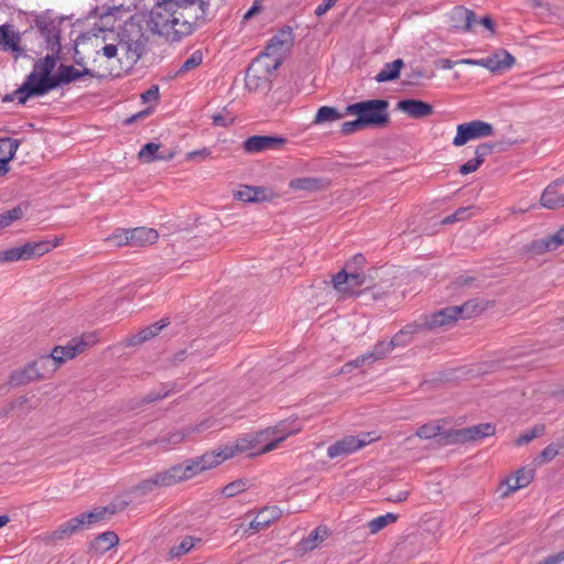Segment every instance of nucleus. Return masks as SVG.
<instances>
[{
	"mask_svg": "<svg viewBox=\"0 0 564 564\" xmlns=\"http://www.w3.org/2000/svg\"><path fill=\"white\" fill-rule=\"evenodd\" d=\"M205 0H160L150 12L149 28L170 42L192 34L207 20Z\"/></svg>",
	"mask_w": 564,
	"mask_h": 564,
	"instance_id": "obj_1",
	"label": "nucleus"
},
{
	"mask_svg": "<svg viewBox=\"0 0 564 564\" xmlns=\"http://www.w3.org/2000/svg\"><path fill=\"white\" fill-rule=\"evenodd\" d=\"M213 456L202 455L199 457L185 459L181 464L173 465L164 470L154 474L160 488L174 486L188 480L204 470L213 468Z\"/></svg>",
	"mask_w": 564,
	"mask_h": 564,
	"instance_id": "obj_2",
	"label": "nucleus"
},
{
	"mask_svg": "<svg viewBox=\"0 0 564 564\" xmlns=\"http://www.w3.org/2000/svg\"><path fill=\"white\" fill-rule=\"evenodd\" d=\"M486 310V303L477 299L469 300L458 306H447L431 315L425 316V326L429 329H435L443 326H448L455 323L458 318L467 319L475 315L480 314Z\"/></svg>",
	"mask_w": 564,
	"mask_h": 564,
	"instance_id": "obj_3",
	"label": "nucleus"
},
{
	"mask_svg": "<svg viewBox=\"0 0 564 564\" xmlns=\"http://www.w3.org/2000/svg\"><path fill=\"white\" fill-rule=\"evenodd\" d=\"M389 101L369 99L348 105L345 115L357 116L366 127H383L390 121Z\"/></svg>",
	"mask_w": 564,
	"mask_h": 564,
	"instance_id": "obj_4",
	"label": "nucleus"
},
{
	"mask_svg": "<svg viewBox=\"0 0 564 564\" xmlns=\"http://www.w3.org/2000/svg\"><path fill=\"white\" fill-rule=\"evenodd\" d=\"M262 441H268L265 436H260V432L256 435H248L236 441L234 444H226L220 446L217 451L205 453V455L213 456V467L221 464L226 459L234 457L237 454L246 453L248 456H257L262 447L258 445Z\"/></svg>",
	"mask_w": 564,
	"mask_h": 564,
	"instance_id": "obj_5",
	"label": "nucleus"
},
{
	"mask_svg": "<svg viewBox=\"0 0 564 564\" xmlns=\"http://www.w3.org/2000/svg\"><path fill=\"white\" fill-rule=\"evenodd\" d=\"M58 86H63L58 70L55 75L50 74L39 79H36L34 74H29L24 83L19 87L20 102L23 105L30 97L43 96Z\"/></svg>",
	"mask_w": 564,
	"mask_h": 564,
	"instance_id": "obj_6",
	"label": "nucleus"
},
{
	"mask_svg": "<svg viewBox=\"0 0 564 564\" xmlns=\"http://www.w3.org/2000/svg\"><path fill=\"white\" fill-rule=\"evenodd\" d=\"M280 67V59L265 61V57H257L246 72V87L250 91L264 88L269 83V76Z\"/></svg>",
	"mask_w": 564,
	"mask_h": 564,
	"instance_id": "obj_7",
	"label": "nucleus"
},
{
	"mask_svg": "<svg viewBox=\"0 0 564 564\" xmlns=\"http://www.w3.org/2000/svg\"><path fill=\"white\" fill-rule=\"evenodd\" d=\"M302 430L297 419H288L279 422L274 427H268L260 432L269 441L258 453H269L278 447L288 436L299 433Z\"/></svg>",
	"mask_w": 564,
	"mask_h": 564,
	"instance_id": "obj_8",
	"label": "nucleus"
},
{
	"mask_svg": "<svg viewBox=\"0 0 564 564\" xmlns=\"http://www.w3.org/2000/svg\"><path fill=\"white\" fill-rule=\"evenodd\" d=\"M33 23L45 42V48L59 54L62 50L59 22L47 13H41L35 15Z\"/></svg>",
	"mask_w": 564,
	"mask_h": 564,
	"instance_id": "obj_9",
	"label": "nucleus"
},
{
	"mask_svg": "<svg viewBox=\"0 0 564 564\" xmlns=\"http://www.w3.org/2000/svg\"><path fill=\"white\" fill-rule=\"evenodd\" d=\"M373 276L370 273L351 271L348 272L343 269L333 276L334 288L344 294L358 295L355 291L357 288L366 285V289L371 288Z\"/></svg>",
	"mask_w": 564,
	"mask_h": 564,
	"instance_id": "obj_10",
	"label": "nucleus"
},
{
	"mask_svg": "<svg viewBox=\"0 0 564 564\" xmlns=\"http://www.w3.org/2000/svg\"><path fill=\"white\" fill-rule=\"evenodd\" d=\"M494 126L481 120H473L470 122L457 126V132L453 140L455 147H462L467 142L494 134Z\"/></svg>",
	"mask_w": 564,
	"mask_h": 564,
	"instance_id": "obj_11",
	"label": "nucleus"
},
{
	"mask_svg": "<svg viewBox=\"0 0 564 564\" xmlns=\"http://www.w3.org/2000/svg\"><path fill=\"white\" fill-rule=\"evenodd\" d=\"M495 425L491 423H480L470 427L451 429L447 434L448 444H465L467 442H477L487 436L494 435Z\"/></svg>",
	"mask_w": 564,
	"mask_h": 564,
	"instance_id": "obj_12",
	"label": "nucleus"
},
{
	"mask_svg": "<svg viewBox=\"0 0 564 564\" xmlns=\"http://www.w3.org/2000/svg\"><path fill=\"white\" fill-rule=\"evenodd\" d=\"M293 44V30L291 26L282 28L278 34L268 42L263 53L259 57H265V61L273 62L276 58L282 63L283 52Z\"/></svg>",
	"mask_w": 564,
	"mask_h": 564,
	"instance_id": "obj_13",
	"label": "nucleus"
},
{
	"mask_svg": "<svg viewBox=\"0 0 564 564\" xmlns=\"http://www.w3.org/2000/svg\"><path fill=\"white\" fill-rule=\"evenodd\" d=\"M368 436L369 434L364 437L352 435L345 436L328 446L327 456L332 459L346 457L369 444L372 440L368 438Z\"/></svg>",
	"mask_w": 564,
	"mask_h": 564,
	"instance_id": "obj_14",
	"label": "nucleus"
},
{
	"mask_svg": "<svg viewBox=\"0 0 564 564\" xmlns=\"http://www.w3.org/2000/svg\"><path fill=\"white\" fill-rule=\"evenodd\" d=\"M148 37L139 33L137 37L130 34H122L120 37V52L131 64H135L145 53Z\"/></svg>",
	"mask_w": 564,
	"mask_h": 564,
	"instance_id": "obj_15",
	"label": "nucleus"
},
{
	"mask_svg": "<svg viewBox=\"0 0 564 564\" xmlns=\"http://www.w3.org/2000/svg\"><path fill=\"white\" fill-rule=\"evenodd\" d=\"M449 26L458 32L467 33L474 32L477 25V17L473 10L463 6L454 7L448 13Z\"/></svg>",
	"mask_w": 564,
	"mask_h": 564,
	"instance_id": "obj_16",
	"label": "nucleus"
},
{
	"mask_svg": "<svg viewBox=\"0 0 564 564\" xmlns=\"http://www.w3.org/2000/svg\"><path fill=\"white\" fill-rule=\"evenodd\" d=\"M534 469L530 467H522L513 475L508 477L500 486L501 497L506 498L510 494L527 487L534 478Z\"/></svg>",
	"mask_w": 564,
	"mask_h": 564,
	"instance_id": "obj_17",
	"label": "nucleus"
},
{
	"mask_svg": "<svg viewBox=\"0 0 564 564\" xmlns=\"http://www.w3.org/2000/svg\"><path fill=\"white\" fill-rule=\"evenodd\" d=\"M21 34L14 30L12 24L0 25V47L4 52H12L14 58H19L25 54V50L21 46Z\"/></svg>",
	"mask_w": 564,
	"mask_h": 564,
	"instance_id": "obj_18",
	"label": "nucleus"
},
{
	"mask_svg": "<svg viewBox=\"0 0 564 564\" xmlns=\"http://www.w3.org/2000/svg\"><path fill=\"white\" fill-rule=\"evenodd\" d=\"M88 345L89 341L84 337L74 338L66 346L54 347L53 350L51 351V356L59 367L66 360L72 359L76 355L83 352Z\"/></svg>",
	"mask_w": 564,
	"mask_h": 564,
	"instance_id": "obj_19",
	"label": "nucleus"
},
{
	"mask_svg": "<svg viewBox=\"0 0 564 564\" xmlns=\"http://www.w3.org/2000/svg\"><path fill=\"white\" fill-rule=\"evenodd\" d=\"M285 143V139L271 135H252L243 142V149L248 153H259L270 149H278Z\"/></svg>",
	"mask_w": 564,
	"mask_h": 564,
	"instance_id": "obj_20",
	"label": "nucleus"
},
{
	"mask_svg": "<svg viewBox=\"0 0 564 564\" xmlns=\"http://www.w3.org/2000/svg\"><path fill=\"white\" fill-rule=\"evenodd\" d=\"M397 109L413 119L425 118L434 112L432 105L419 99H402L397 104Z\"/></svg>",
	"mask_w": 564,
	"mask_h": 564,
	"instance_id": "obj_21",
	"label": "nucleus"
},
{
	"mask_svg": "<svg viewBox=\"0 0 564 564\" xmlns=\"http://www.w3.org/2000/svg\"><path fill=\"white\" fill-rule=\"evenodd\" d=\"M514 62V57L508 51L500 50L488 57L480 58L478 63L479 66L495 73L509 69Z\"/></svg>",
	"mask_w": 564,
	"mask_h": 564,
	"instance_id": "obj_22",
	"label": "nucleus"
},
{
	"mask_svg": "<svg viewBox=\"0 0 564 564\" xmlns=\"http://www.w3.org/2000/svg\"><path fill=\"white\" fill-rule=\"evenodd\" d=\"M561 246H564V227H562L554 235L533 240L529 247V251L534 254H542L556 250Z\"/></svg>",
	"mask_w": 564,
	"mask_h": 564,
	"instance_id": "obj_23",
	"label": "nucleus"
},
{
	"mask_svg": "<svg viewBox=\"0 0 564 564\" xmlns=\"http://www.w3.org/2000/svg\"><path fill=\"white\" fill-rule=\"evenodd\" d=\"M451 432L449 430H445L438 422H430L420 426L415 435L422 440H432L437 437L438 443L443 446L449 445L447 443V434Z\"/></svg>",
	"mask_w": 564,
	"mask_h": 564,
	"instance_id": "obj_24",
	"label": "nucleus"
},
{
	"mask_svg": "<svg viewBox=\"0 0 564 564\" xmlns=\"http://www.w3.org/2000/svg\"><path fill=\"white\" fill-rule=\"evenodd\" d=\"M167 325V319H161L160 322L142 328L139 333L127 337L124 339V344L127 346L141 345L144 341L155 337Z\"/></svg>",
	"mask_w": 564,
	"mask_h": 564,
	"instance_id": "obj_25",
	"label": "nucleus"
},
{
	"mask_svg": "<svg viewBox=\"0 0 564 564\" xmlns=\"http://www.w3.org/2000/svg\"><path fill=\"white\" fill-rule=\"evenodd\" d=\"M159 239V234L155 229L147 227H137L130 229V247H145L154 245Z\"/></svg>",
	"mask_w": 564,
	"mask_h": 564,
	"instance_id": "obj_26",
	"label": "nucleus"
},
{
	"mask_svg": "<svg viewBox=\"0 0 564 564\" xmlns=\"http://www.w3.org/2000/svg\"><path fill=\"white\" fill-rule=\"evenodd\" d=\"M280 514L281 511L276 507L263 508L250 522L248 530L251 531V533H257L261 530H264L271 524L272 521L278 519Z\"/></svg>",
	"mask_w": 564,
	"mask_h": 564,
	"instance_id": "obj_27",
	"label": "nucleus"
},
{
	"mask_svg": "<svg viewBox=\"0 0 564 564\" xmlns=\"http://www.w3.org/2000/svg\"><path fill=\"white\" fill-rule=\"evenodd\" d=\"M563 182V180H558L544 189L541 196V204L543 207L549 209H557L564 207V193H561L557 189L558 184H562Z\"/></svg>",
	"mask_w": 564,
	"mask_h": 564,
	"instance_id": "obj_28",
	"label": "nucleus"
},
{
	"mask_svg": "<svg viewBox=\"0 0 564 564\" xmlns=\"http://www.w3.org/2000/svg\"><path fill=\"white\" fill-rule=\"evenodd\" d=\"M36 380H40V375L33 364L30 362L24 368L13 371L9 378V383L19 387Z\"/></svg>",
	"mask_w": 564,
	"mask_h": 564,
	"instance_id": "obj_29",
	"label": "nucleus"
},
{
	"mask_svg": "<svg viewBox=\"0 0 564 564\" xmlns=\"http://www.w3.org/2000/svg\"><path fill=\"white\" fill-rule=\"evenodd\" d=\"M329 182L321 177H299L290 182V187L299 191L316 192L327 188Z\"/></svg>",
	"mask_w": 564,
	"mask_h": 564,
	"instance_id": "obj_30",
	"label": "nucleus"
},
{
	"mask_svg": "<svg viewBox=\"0 0 564 564\" xmlns=\"http://www.w3.org/2000/svg\"><path fill=\"white\" fill-rule=\"evenodd\" d=\"M84 527H86V522H85L83 513H80L79 516L74 517V518L69 519L68 521L64 522L63 524H61L53 532V538L58 539V540L68 538L70 535H73L74 533H76L77 531L82 530Z\"/></svg>",
	"mask_w": 564,
	"mask_h": 564,
	"instance_id": "obj_31",
	"label": "nucleus"
},
{
	"mask_svg": "<svg viewBox=\"0 0 564 564\" xmlns=\"http://www.w3.org/2000/svg\"><path fill=\"white\" fill-rule=\"evenodd\" d=\"M329 534V531L326 527H317L314 529L307 538L303 539L297 547L299 551L308 552L314 550L321 542H323Z\"/></svg>",
	"mask_w": 564,
	"mask_h": 564,
	"instance_id": "obj_32",
	"label": "nucleus"
},
{
	"mask_svg": "<svg viewBox=\"0 0 564 564\" xmlns=\"http://www.w3.org/2000/svg\"><path fill=\"white\" fill-rule=\"evenodd\" d=\"M422 329H429L425 326V321L423 323L408 324L403 329L398 332L391 338L390 341L392 343L393 347L405 346V345H408L411 341L412 335L417 333V332H420V330H422Z\"/></svg>",
	"mask_w": 564,
	"mask_h": 564,
	"instance_id": "obj_33",
	"label": "nucleus"
},
{
	"mask_svg": "<svg viewBox=\"0 0 564 564\" xmlns=\"http://www.w3.org/2000/svg\"><path fill=\"white\" fill-rule=\"evenodd\" d=\"M58 58L59 54L56 53L47 54L45 57L39 58L34 63L33 70L30 74H34L36 76V79L52 74Z\"/></svg>",
	"mask_w": 564,
	"mask_h": 564,
	"instance_id": "obj_34",
	"label": "nucleus"
},
{
	"mask_svg": "<svg viewBox=\"0 0 564 564\" xmlns=\"http://www.w3.org/2000/svg\"><path fill=\"white\" fill-rule=\"evenodd\" d=\"M119 543V538L113 531H107L98 536L95 538V540L91 542V550H94L97 553H105L109 551L111 547L117 545Z\"/></svg>",
	"mask_w": 564,
	"mask_h": 564,
	"instance_id": "obj_35",
	"label": "nucleus"
},
{
	"mask_svg": "<svg viewBox=\"0 0 564 564\" xmlns=\"http://www.w3.org/2000/svg\"><path fill=\"white\" fill-rule=\"evenodd\" d=\"M32 364L40 375V380L48 378L59 368L51 354L39 357Z\"/></svg>",
	"mask_w": 564,
	"mask_h": 564,
	"instance_id": "obj_36",
	"label": "nucleus"
},
{
	"mask_svg": "<svg viewBox=\"0 0 564 564\" xmlns=\"http://www.w3.org/2000/svg\"><path fill=\"white\" fill-rule=\"evenodd\" d=\"M57 69L59 72L63 85H68L72 82L80 79L84 76H94L93 70L89 68H84L83 70H79L76 69L74 66L61 64Z\"/></svg>",
	"mask_w": 564,
	"mask_h": 564,
	"instance_id": "obj_37",
	"label": "nucleus"
},
{
	"mask_svg": "<svg viewBox=\"0 0 564 564\" xmlns=\"http://www.w3.org/2000/svg\"><path fill=\"white\" fill-rule=\"evenodd\" d=\"M404 65L403 61L398 58L391 63H387L383 68L376 75L378 83L395 80L400 76V70Z\"/></svg>",
	"mask_w": 564,
	"mask_h": 564,
	"instance_id": "obj_38",
	"label": "nucleus"
},
{
	"mask_svg": "<svg viewBox=\"0 0 564 564\" xmlns=\"http://www.w3.org/2000/svg\"><path fill=\"white\" fill-rule=\"evenodd\" d=\"M117 508L115 505H109L106 507H99L95 508L94 510L89 512H84V519L86 522V525L102 521L107 518V516H112L117 512Z\"/></svg>",
	"mask_w": 564,
	"mask_h": 564,
	"instance_id": "obj_39",
	"label": "nucleus"
},
{
	"mask_svg": "<svg viewBox=\"0 0 564 564\" xmlns=\"http://www.w3.org/2000/svg\"><path fill=\"white\" fill-rule=\"evenodd\" d=\"M175 389V383H163L158 390H152L138 401L140 404H149L169 397Z\"/></svg>",
	"mask_w": 564,
	"mask_h": 564,
	"instance_id": "obj_40",
	"label": "nucleus"
},
{
	"mask_svg": "<svg viewBox=\"0 0 564 564\" xmlns=\"http://www.w3.org/2000/svg\"><path fill=\"white\" fill-rule=\"evenodd\" d=\"M344 117L343 113H340L336 108L323 106L321 107L313 120V124H321L328 121H335L338 119H341Z\"/></svg>",
	"mask_w": 564,
	"mask_h": 564,
	"instance_id": "obj_41",
	"label": "nucleus"
},
{
	"mask_svg": "<svg viewBox=\"0 0 564 564\" xmlns=\"http://www.w3.org/2000/svg\"><path fill=\"white\" fill-rule=\"evenodd\" d=\"M24 246L25 251L28 252V260L33 257H41L52 250V245L50 240L26 242Z\"/></svg>",
	"mask_w": 564,
	"mask_h": 564,
	"instance_id": "obj_42",
	"label": "nucleus"
},
{
	"mask_svg": "<svg viewBox=\"0 0 564 564\" xmlns=\"http://www.w3.org/2000/svg\"><path fill=\"white\" fill-rule=\"evenodd\" d=\"M398 516L394 513H386L383 516H379L367 523V527L371 534L378 533L388 524L395 522Z\"/></svg>",
	"mask_w": 564,
	"mask_h": 564,
	"instance_id": "obj_43",
	"label": "nucleus"
},
{
	"mask_svg": "<svg viewBox=\"0 0 564 564\" xmlns=\"http://www.w3.org/2000/svg\"><path fill=\"white\" fill-rule=\"evenodd\" d=\"M28 252L25 246L10 248L4 251H0V263L1 262H14L19 260H28Z\"/></svg>",
	"mask_w": 564,
	"mask_h": 564,
	"instance_id": "obj_44",
	"label": "nucleus"
},
{
	"mask_svg": "<svg viewBox=\"0 0 564 564\" xmlns=\"http://www.w3.org/2000/svg\"><path fill=\"white\" fill-rule=\"evenodd\" d=\"M196 542H200V539H194L193 536H185L180 544L171 547L170 556L171 557H180V556L188 553L195 546Z\"/></svg>",
	"mask_w": 564,
	"mask_h": 564,
	"instance_id": "obj_45",
	"label": "nucleus"
},
{
	"mask_svg": "<svg viewBox=\"0 0 564 564\" xmlns=\"http://www.w3.org/2000/svg\"><path fill=\"white\" fill-rule=\"evenodd\" d=\"M106 241L115 247L130 246V229L117 228Z\"/></svg>",
	"mask_w": 564,
	"mask_h": 564,
	"instance_id": "obj_46",
	"label": "nucleus"
},
{
	"mask_svg": "<svg viewBox=\"0 0 564 564\" xmlns=\"http://www.w3.org/2000/svg\"><path fill=\"white\" fill-rule=\"evenodd\" d=\"M203 63V53L200 51H195L192 55L183 62L176 72V76H181L187 72H191L197 68Z\"/></svg>",
	"mask_w": 564,
	"mask_h": 564,
	"instance_id": "obj_47",
	"label": "nucleus"
},
{
	"mask_svg": "<svg viewBox=\"0 0 564 564\" xmlns=\"http://www.w3.org/2000/svg\"><path fill=\"white\" fill-rule=\"evenodd\" d=\"M159 487V484L156 482L155 476H151L141 482H139L135 487L132 488L131 492L133 495L143 497L149 495L150 492L154 491Z\"/></svg>",
	"mask_w": 564,
	"mask_h": 564,
	"instance_id": "obj_48",
	"label": "nucleus"
},
{
	"mask_svg": "<svg viewBox=\"0 0 564 564\" xmlns=\"http://www.w3.org/2000/svg\"><path fill=\"white\" fill-rule=\"evenodd\" d=\"M23 215L24 209L21 205H18L12 209L0 214V229L6 228L10 226L13 221L21 219Z\"/></svg>",
	"mask_w": 564,
	"mask_h": 564,
	"instance_id": "obj_49",
	"label": "nucleus"
},
{
	"mask_svg": "<svg viewBox=\"0 0 564 564\" xmlns=\"http://www.w3.org/2000/svg\"><path fill=\"white\" fill-rule=\"evenodd\" d=\"M20 142L17 139L6 138L0 140V154L2 159H8V162L13 159L19 148Z\"/></svg>",
	"mask_w": 564,
	"mask_h": 564,
	"instance_id": "obj_50",
	"label": "nucleus"
},
{
	"mask_svg": "<svg viewBox=\"0 0 564 564\" xmlns=\"http://www.w3.org/2000/svg\"><path fill=\"white\" fill-rule=\"evenodd\" d=\"M160 148H161V145L159 143H154V142L145 143L139 152V159L147 163L158 160L156 156L160 153Z\"/></svg>",
	"mask_w": 564,
	"mask_h": 564,
	"instance_id": "obj_51",
	"label": "nucleus"
},
{
	"mask_svg": "<svg viewBox=\"0 0 564 564\" xmlns=\"http://www.w3.org/2000/svg\"><path fill=\"white\" fill-rule=\"evenodd\" d=\"M393 348L394 347L390 340H382L377 343L372 351L368 354L370 361L373 362L376 360L384 358L388 354H390L393 350Z\"/></svg>",
	"mask_w": 564,
	"mask_h": 564,
	"instance_id": "obj_52",
	"label": "nucleus"
},
{
	"mask_svg": "<svg viewBox=\"0 0 564 564\" xmlns=\"http://www.w3.org/2000/svg\"><path fill=\"white\" fill-rule=\"evenodd\" d=\"M473 207L474 206H466V207H460V208L456 209L453 214L446 216L442 220V224L447 225V224H454L457 221H463V220L468 219L470 217V209Z\"/></svg>",
	"mask_w": 564,
	"mask_h": 564,
	"instance_id": "obj_53",
	"label": "nucleus"
},
{
	"mask_svg": "<svg viewBox=\"0 0 564 564\" xmlns=\"http://www.w3.org/2000/svg\"><path fill=\"white\" fill-rule=\"evenodd\" d=\"M235 198L245 203H258L260 198L254 196L253 186L242 185L236 193Z\"/></svg>",
	"mask_w": 564,
	"mask_h": 564,
	"instance_id": "obj_54",
	"label": "nucleus"
},
{
	"mask_svg": "<svg viewBox=\"0 0 564 564\" xmlns=\"http://www.w3.org/2000/svg\"><path fill=\"white\" fill-rule=\"evenodd\" d=\"M246 481L238 479L223 488V495L227 498L235 497L236 495L243 492L246 490Z\"/></svg>",
	"mask_w": 564,
	"mask_h": 564,
	"instance_id": "obj_55",
	"label": "nucleus"
},
{
	"mask_svg": "<svg viewBox=\"0 0 564 564\" xmlns=\"http://www.w3.org/2000/svg\"><path fill=\"white\" fill-rule=\"evenodd\" d=\"M544 431V427L541 426V425H535L534 427H532L530 431H528L527 433L520 435L517 440H516V444L521 446V445H524V444H528L530 443L532 440H534L535 437L542 435Z\"/></svg>",
	"mask_w": 564,
	"mask_h": 564,
	"instance_id": "obj_56",
	"label": "nucleus"
},
{
	"mask_svg": "<svg viewBox=\"0 0 564 564\" xmlns=\"http://www.w3.org/2000/svg\"><path fill=\"white\" fill-rule=\"evenodd\" d=\"M558 454V446L556 444L547 445L535 459L538 464H544L551 462Z\"/></svg>",
	"mask_w": 564,
	"mask_h": 564,
	"instance_id": "obj_57",
	"label": "nucleus"
},
{
	"mask_svg": "<svg viewBox=\"0 0 564 564\" xmlns=\"http://www.w3.org/2000/svg\"><path fill=\"white\" fill-rule=\"evenodd\" d=\"M364 128H366V126L364 124L361 119L359 117H357L355 120L344 122L341 124L340 131L343 134L349 135V134H352L354 132L359 131Z\"/></svg>",
	"mask_w": 564,
	"mask_h": 564,
	"instance_id": "obj_58",
	"label": "nucleus"
},
{
	"mask_svg": "<svg viewBox=\"0 0 564 564\" xmlns=\"http://www.w3.org/2000/svg\"><path fill=\"white\" fill-rule=\"evenodd\" d=\"M253 191L254 196L260 198L258 203L270 202L278 196L272 189L263 186H253Z\"/></svg>",
	"mask_w": 564,
	"mask_h": 564,
	"instance_id": "obj_59",
	"label": "nucleus"
},
{
	"mask_svg": "<svg viewBox=\"0 0 564 564\" xmlns=\"http://www.w3.org/2000/svg\"><path fill=\"white\" fill-rule=\"evenodd\" d=\"M366 362L370 364V358H369V355L368 354H365L362 356H359L357 357L356 359L345 364L343 367H341V372L343 373H348L351 371L352 368H358L362 365H365Z\"/></svg>",
	"mask_w": 564,
	"mask_h": 564,
	"instance_id": "obj_60",
	"label": "nucleus"
},
{
	"mask_svg": "<svg viewBox=\"0 0 564 564\" xmlns=\"http://www.w3.org/2000/svg\"><path fill=\"white\" fill-rule=\"evenodd\" d=\"M494 148H495L494 143H487V142L480 143L479 145L476 147L475 158L477 160H481V164H482L486 156L492 152Z\"/></svg>",
	"mask_w": 564,
	"mask_h": 564,
	"instance_id": "obj_61",
	"label": "nucleus"
},
{
	"mask_svg": "<svg viewBox=\"0 0 564 564\" xmlns=\"http://www.w3.org/2000/svg\"><path fill=\"white\" fill-rule=\"evenodd\" d=\"M185 435L181 431L172 432L169 435L162 436L158 442L161 444L176 445L184 440Z\"/></svg>",
	"mask_w": 564,
	"mask_h": 564,
	"instance_id": "obj_62",
	"label": "nucleus"
},
{
	"mask_svg": "<svg viewBox=\"0 0 564 564\" xmlns=\"http://www.w3.org/2000/svg\"><path fill=\"white\" fill-rule=\"evenodd\" d=\"M481 165V160H477L476 158L468 160L464 164L460 165L459 172L463 175H467L469 173H473L478 170V167Z\"/></svg>",
	"mask_w": 564,
	"mask_h": 564,
	"instance_id": "obj_63",
	"label": "nucleus"
},
{
	"mask_svg": "<svg viewBox=\"0 0 564 564\" xmlns=\"http://www.w3.org/2000/svg\"><path fill=\"white\" fill-rule=\"evenodd\" d=\"M159 86L153 85L148 90L141 94L143 102H152L159 99Z\"/></svg>",
	"mask_w": 564,
	"mask_h": 564,
	"instance_id": "obj_64",
	"label": "nucleus"
}]
</instances>
